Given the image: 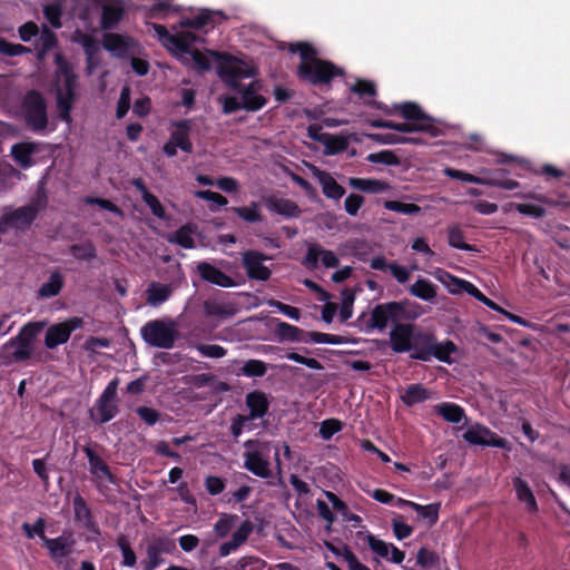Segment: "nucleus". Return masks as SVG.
Listing matches in <instances>:
<instances>
[{
    "mask_svg": "<svg viewBox=\"0 0 570 570\" xmlns=\"http://www.w3.org/2000/svg\"><path fill=\"white\" fill-rule=\"evenodd\" d=\"M218 75L224 83L238 92V96H224L219 98L224 114H232L238 110L257 111L266 105V98L259 91L262 86L258 81H252L243 86L240 81L255 76V68L235 57H227L218 66Z\"/></svg>",
    "mask_w": 570,
    "mask_h": 570,
    "instance_id": "obj_1",
    "label": "nucleus"
},
{
    "mask_svg": "<svg viewBox=\"0 0 570 570\" xmlns=\"http://www.w3.org/2000/svg\"><path fill=\"white\" fill-rule=\"evenodd\" d=\"M55 61L57 65L55 79L56 106L59 118L70 125L72 122L70 112L78 97L77 76L61 55H56Z\"/></svg>",
    "mask_w": 570,
    "mask_h": 570,
    "instance_id": "obj_2",
    "label": "nucleus"
},
{
    "mask_svg": "<svg viewBox=\"0 0 570 570\" xmlns=\"http://www.w3.org/2000/svg\"><path fill=\"white\" fill-rule=\"evenodd\" d=\"M456 350L458 347L452 341L446 340L440 343L434 334L419 331L414 333L410 358L430 362L434 357L440 362L451 364V354Z\"/></svg>",
    "mask_w": 570,
    "mask_h": 570,
    "instance_id": "obj_3",
    "label": "nucleus"
},
{
    "mask_svg": "<svg viewBox=\"0 0 570 570\" xmlns=\"http://www.w3.org/2000/svg\"><path fill=\"white\" fill-rule=\"evenodd\" d=\"M406 302H389L377 304L371 312H363L356 320L361 332L371 333L374 330L383 331L389 322L397 324L407 318Z\"/></svg>",
    "mask_w": 570,
    "mask_h": 570,
    "instance_id": "obj_4",
    "label": "nucleus"
},
{
    "mask_svg": "<svg viewBox=\"0 0 570 570\" xmlns=\"http://www.w3.org/2000/svg\"><path fill=\"white\" fill-rule=\"evenodd\" d=\"M46 324V322H30L20 330L16 337L6 343L2 347L6 363L29 360L33 352V342Z\"/></svg>",
    "mask_w": 570,
    "mask_h": 570,
    "instance_id": "obj_5",
    "label": "nucleus"
},
{
    "mask_svg": "<svg viewBox=\"0 0 570 570\" xmlns=\"http://www.w3.org/2000/svg\"><path fill=\"white\" fill-rule=\"evenodd\" d=\"M144 341L157 348H171L178 337L177 324L171 318L147 322L140 330Z\"/></svg>",
    "mask_w": 570,
    "mask_h": 570,
    "instance_id": "obj_6",
    "label": "nucleus"
},
{
    "mask_svg": "<svg viewBox=\"0 0 570 570\" xmlns=\"http://www.w3.org/2000/svg\"><path fill=\"white\" fill-rule=\"evenodd\" d=\"M421 119H405L406 122H394L380 118H365V121L374 128H387L399 132H425L431 137H439L443 134L442 129L433 124V118L426 115L421 108Z\"/></svg>",
    "mask_w": 570,
    "mask_h": 570,
    "instance_id": "obj_7",
    "label": "nucleus"
},
{
    "mask_svg": "<svg viewBox=\"0 0 570 570\" xmlns=\"http://www.w3.org/2000/svg\"><path fill=\"white\" fill-rule=\"evenodd\" d=\"M46 204V197L38 195L29 204L4 213L0 218V232L6 233L10 228L22 229L29 226Z\"/></svg>",
    "mask_w": 570,
    "mask_h": 570,
    "instance_id": "obj_8",
    "label": "nucleus"
},
{
    "mask_svg": "<svg viewBox=\"0 0 570 570\" xmlns=\"http://www.w3.org/2000/svg\"><path fill=\"white\" fill-rule=\"evenodd\" d=\"M247 451L244 453V466L253 474L266 479L271 476L268 453L272 445L268 442L248 440L244 443Z\"/></svg>",
    "mask_w": 570,
    "mask_h": 570,
    "instance_id": "obj_9",
    "label": "nucleus"
},
{
    "mask_svg": "<svg viewBox=\"0 0 570 570\" xmlns=\"http://www.w3.org/2000/svg\"><path fill=\"white\" fill-rule=\"evenodd\" d=\"M289 50L299 55V78L313 85L321 83V60L317 51L306 42L291 43Z\"/></svg>",
    "mask_w": 570,
    "mask_h": 570,
    "instance_id": "obj_10",
    "label": "nucleus"
},
{
    "mask_svg": "<svg viewBox=\"0 0 570 570\" xmlns=\"http://www.w3.org/2000/svg\"><path fill=\"white\" fill-rule=\"evenodd\" d=\"M23 114L27 125L35 131H45L48 125L47 105L37 91H30L23 100Z\"/></svg>",
    "mask_w": 570,
    "mask_h": 570,
    "instance_id": "obj_11",
    "label": "nucleus"
},
{
    "mask_svg": "<svg viewBox=\"0 0 570 570\" xmlns=\"http://www.w3.org/2000/svg\"><path fill=\"white\" fill-rule=\"evenodd\" d=\"M83 324L82 318L71 317L65 322L53 324L48 327L45 335V345L49 350H53L57 346L65 344L70 338L71 333L80 328Z\"/></svg>",
    "mask_w": 570,
    "mask_h": 570,
    "instance_id": "obj_12",
    "label": "nucleus"
},
{
    "mask_svg": "<svg viewBox=\"0 0 570 570\" xmlns=\"http://www.w3.org/2000/svg\"><path fill=\"white\" fill-rule=\"evenodd\" d=\"M463 438L470 444L510 450V443L507 439L498 435L484 425L476 424L471 426L463 434Z\"/></svg>",
    "mask_w": 570,
    "mask_h": 570,
    "instance_id": "obj_13",
    "label": "nucleus"
},
{
    "mask_svg": "<svg viewBox=\"0 0 570 570\" xmlns=\"http://www.w3.org/2000/svg\"><path fill=\"white\" fill-rule=\"evenodd\" d=\"M175 550V542L166 537H155L146 548L147 558L142 562L145 570H155L164 560L161 554H169Z\"/></svg>",
    "mask_w": 570,
    "mask_h": 570,
    "instance_id": "obj_14",
    "label": "nucleus"
},
{
    "mask_svg": "<svg viewBox=\"0 0 570 570\" xmlns=\"http://www.w3.org/2000/svg\"><path fill=\"white\" fill-rule=\"evenodd\" d=\"M365 105L381 110L386 116L400 115L404 119H421V107L412 101H405L402 104H394L392 107L384 102L377 101L374 98L365 101Z\"/></svg>",
    "mask_w": 570,
    "mask_h": 570,
    "instance_id": "obj_15",
    "label": "nucleus"
},
{
    "mask_svg": "<svg viewBox=\"0 0 570 570\" xmlns=\"http://www.w3.org/2000/svg\"><path fill=\"white\" fill-rule=\"evenodd\" d=\"M414 326L399 322L390 332V346L395 353H405L411 351L414 337Z\"/></svg>",
    "mask_w": 570,
    "mask_h": 570,
    "instance_id": "obj_16",
    "label": "nucleus"
},
{
    "mask_svg": "<svg viewBox=\"0 0 570 570\" xmlns=\"http://www.w3.org/2000/svg\"><path fill=\"white\" fill-rule=\"evenodd\" d=\"M267 257L256 250H247L243 254V265L246 268L249 278L267 281L271 271L264 265Z\"/></svg>",
    "mask_w": 570,
    "mask_h": 570,
    "instance_id": "obj_17",
    "label": "nucleus"
},
{
    "mask_svg": "<svg viewBox=\"0 0 570 570\" xmlns=\"http://www.w3.org/2000/svg\"><path fill=\"white\" fill-rule=\"evenodd\" d=\"M504 173V170L497 171L493 176L490 177H480L472 175L470 173L463 171L462 181L498 187L507 190H513L520 187V183L514 179H507L499 177V174Z\"/></svg>",
    "mask_w": 570,
    "mask_h": 570,
    "instance_id": "obj_18",
    "label": "nucleus"
},
{
    "mask_svg": "<svg viewBox=\"0 0 570 570\" xmlns=\"http://www.w3.org/2000/svg\"><path fill=\"white\" fill-rule=\"evenodd\" d=\"M126 8L125 1L107 0L102 6L101 28L112 29L121 20Z\"/></svg>",
    "mask_w": 570,
    "mask_h": 570,
    "instance_id": "obj_19",
    "label": "nucleus"
},
{
    "mask_svg": "<svg viewBox=\"0 0 570 570\" xmlns=\"http://www.w3.org/2000/svg\"><path fill=\"white\" fill-rule=\"evenodd\" d=\"M102 46L114 56L124 57L131 50L134 40L124 35L109 32L104 35Z\"/></svg>",
    "mask_w": 570,
    "mask_h": 570,
    "instance_id": "obj_20",
    "label": "nucleus"
},
{
    "mask_svg": "<svg viewBox=\"0 0 570 570\" xmlns=\"http://www.w3.org/2000/svg\"><path fill=\"white\" fill-rule=\"evenodd\" d=\"M197 273L199 276L212 284H215L220 287H232L235 285L232 277L216 268L209 263L202 262L197 264Z\"/></svg>",
    "mask_w": 570,
    "mask_h": 570,
    "instance_id": "obj_21",
    "label": "nucleus"
},
{
    "mask_svg": "<svg viewBox=\"0 0 570 570\" xmlns=\"http://www.w3.org/2000/svg\"><path fill=\"white\" fill-rule=\"evenodd\" d=\"M40 150L41 145L38 142H20L12 146L11 155L22 168H28L33 165L32 156Z\"/></svg>",
    "mask_w": 570,
    "mask_h": 570,
    "instance_id": "obj_22",
    "label": "nucleus"
},
{
    "mask_svg": "<svg viewBox=\"0 0 570 570\" xmlns=\"http://www.w3.org/2000/svg\"><path fill=\"white\" fill-rule=\"evenodd\" d=\"M431 396V391L426 389L423 384L412 383L406 386L404 393L401 395V400L404 405L411 407L415 404L423 403L430 400Z\"/></svg>",
    "mask_w": 570,
    "mask_h": 570,
    "instance_id": "obj_23",
    "label": "nucleus"
},
{
    "mask_svg": "<svg viewBox=\"0 0 570 570\" xmlns=\"http://www.w3.org/2000/svg\"><path fill=\"white\" fill-rule=\"evenodd\" d=\"M175 129L170 132L169 141L185 153L193 151V144L189 140L190 125L188 120L175 124Z\"/></svg>",
    "mask_w": 570,
    "mask_h": 570,
    "instance_id": "obj_24",
    "label": "nucleus"
},
{
    "mask_svg": "<svg viewBox=\"0 0 570 570\" xmlns=\"http://www.w3.org/2000/svg\"><path fill=\"white\" fill-rule=\"evenodd\" d=\"M83 452L88 458L89 470L91 474L98 479H105L109 482H114V475L111 474L108 465L102 461V459L99 455H97L89 446H85Z\"/></svg>",
    "mask_w": 570,
    "mask_h": 570,
    "instance_id": "obj_25",
    "label": "nucleus"
},
{
    "mask_svg": "<svg viewBox=\"0 0 570 570\" xmlns=\"http://www.w3.org/2000/svg\"><path fill=\"white\" fill-rule=\"evenodd\" d=\"M73 540L66 538V537H59L56 539H45L43 544L49 550L50 556L53 560H59L61 558H65L71 553Z\"/></svg>",
    "mask_w": 570,
    "mask_h": 570,
    "instance_id": "obj_26",
    "label": "nucleus"
},
{
    "mask_svg": "<svg viewBox=\"0 0 570 570\" xmlns=\"http://www.w3.org/2000/svg\"><path fill=\"white\" fill-rule=\"evenodd\" d=\"M174 292V287L171 285H164L157 282H153L149 284L146 291V302L150 306H158L165 303Z\"/></svg>",
    "mask_w": 570,
    "mask_h": 570,
    "instance_id": "obj_27",
    "label": "nucleus"
},
{
    "mask_svg": "<svg viewBox=\"0 0 570 570\" xmlns=\"http://www.w3.org/2000/svg\"><path fill=\"white\" fill-rule=\"evenodd\" d=\"M513 488L519 501L525 503L529 512H537L538 504L532 490L530 489L527 481L521 478L513 479Z\"/></svg>",
    "mask_w": 570,
    "mask_h": 570,
    "instance_id": "obj_28",
    "label": "nucleus"
},
{
    "mask_svg": "<svg viewBox=\"0 0 570 570\" xmlns=\"http://www.w3.org/2000/svg\"><path fill=\"white\" fill-rule=\"evenodd\" d=\"M246 405L249 407L252 420L263 417L268 410V401L262 392H250L246 395Z\"/></svg>",
    "mask_w": 570,
    "mask_h": 570,
    "instance_id": "obj_29",
    "label": "nucleus"
},
{
    "mask_svg": "<svg viewBox=\"0 0 570 570\" xmlns=\"http://www.w3.org/2000/svg\"><path fill=\"white\" fill-rule=\"evenodd\" d=\"M204 311L207 316L228 318L237 313V307L233 303H220L216 301H206Z\"/></svg>",
    "mask_w": 570,
    "mask_h": 570,
    "instance_id": "obj_30",
    "label": "nucleus"
},
{
    "mask_svg": "<svg viewBox=\"0 0 570 570\" xmlns=\"http://www.w3.org/2000/svg\"><path fill=\"white\" fill-rule=\"evenodd\" d=\"M435 412L450 423H460L465 417L463 407L451 402L438 404L435 406Z\"/></svg>",
    "mask_w": 570,
    "mask_h": 570,
    "instance_id": "obj_31",
    "label": "nucleus"
},
{
    "mask_svg": "<svg viewBox=\"0 0 570 570\" xmlns=\"http://www.w3.org/2000/svg\"><path fill=\"white\" fill-rule=\"evenodd\" d=\"M409 292L411 295L428 302L436 297V286L425 278H419L410 286Z\"/></svg>",
    "mask_w": 570,
    "mask_h": 570,
    "instance_id": "obj_32",
    "label": "nucleus"
},
{
    "mask_svg": "<svg viewBox=\"0 0 570 570\" xmlns=\"http://www.w3.org/2000/svg\"><path fill=\"white\" fill-rule=\"evenodd\" d=\"M348 185L354 189L372 194L381 193L385 190L387 186L384 181L379 179L358 177H351L348 179Z\"/></svg>",
    "mask_w": 570,
    "mask_h": 570,
    "instance_id": "obj_33",
    "label": "nucleus"
},
{
    "mask_svg": "<svg viewBox=\"0 0 570 570\" xmlns=\"http://www.w3.org/2000/svg\"><path fill=\"white\" fill-rule=\"evenodd\" d=\"M323 154L336 155L348 147V139L342 135H331L323 132Z\"/></svg>",
    "mask_w": 570,
    "mask_h": 570,
    "instance_id": "obj_34",
    "label": "nucleus"
},
{
    "mask_svg": "<svg viewBox=\"0 0 570 570\" xmlns=\"http://www.w3.org/2000/svg\"><path fill=\"white\" fill-rule=\"evenodd\" d=\"M63 286V277L59 272H53L38 289V294L42 298H50L58 295Z\"/></svg>",
    "mask_w": 570,
    "mask_h": 570,
    "instance_id": "obj_35",
    "label": "nucleus"
},
{
    "mask_svg": "<svg viewBox=\"0 0 570 570\" xmlns=\"http://www.w3.org/2000/svg\"><path fill=\"white\" fill-rule=\"evenodd\" d=\"M370 139L374 140L375 142L383 144V145H395V144H421L422 140L420 138H411V137H404L396 134H368L366 135Z\"/></svg>",
    "mask_w": 570,
    "mask_h": 570,
    "instance_id": "obj_36",
    "label": "nucleus"
},
{
    "mask_svg": "<svg viewBox=\"0 0 570 570\" xmlns=\"http://www.w3.org/2000/svg\"><path fill=\"white\" fill-rule=\"evenodd\" d=\"M346 190L330 174L323 171V195L338 202Z\"/></svg>",
    "mask_w": 570,
    "mask_h": 570,
    "instance_id": "obj_37",
    "label": "nucleus"
},
{
    "mask_svg": "<svg viewBox=\"0 0 570 570\" xmlns=\"http://www.w3.org/2000/svg\"><path fill=\"white\" fill-rule=\"evenodd\" d=\"M195 232L196 230L193 228L191 225H184L175 234L168 237V242L177 243L184 248H194L195 240L193 238V235L195 234Z\"/></svg>",
    "mask_w": 570,
    "mask_h": 570,
    "instance_id": "obj_38",
    "label": "nucleus"
},
{
    "mask_svg": "<svg viewBox=\"0 0 570 570\" xmlns=\"http://www.w3.org/2000/svg\"><path fill=\"white\" fill-rule=\"evenodd\" d=\"M357 537H364L367 542L370 549L381 558H389L390 554V544L382 539L376 538L373 533L366 532H357Z\"/></svg>",
    "mask_w": 570,
    "mask_h": 570,
    "instance_id": "obj_39",
    "label": "nucleus"
},
{
    "mask_svg": "<svg viewBox=\"0 0 570 570\" xmlns=\"http://www.w3.org/2000/svg\"><path fill=\"white\" fill-rule=\"evenodd\" d=\"M345 76L346 72L343 68L334 65L330 60L323 59V92L327 90V87L334 78H341L343 81H345ZM344 83L347 85L346 82Z\"/></svg>",
    "mask_w": 570,
    "mask_h": 570,
    "instance_id": "obj_40",
    "label": "nucleus"
},
{
    "mask_svg": "<svg viewBox=\"0 0 570 570\" xmlns=\"http://www.w3.org/2000/svg\"><path fill=\"white\" fill-rule=\"evenodd\" d=\"M348 90L357 95L361 99L365 97L373 99L377 95V88L373 81L360 78L348 87Z\"/></svg>",
    "mask_w": 570,
    "mask_h": 570,
    "instance_id": "obj_41",
    "label": "nucleus"
},
{
    "mask_svg": "<svg viewBox=\"0 0 570 570\" xmlns=\"http://www.w3.org/2000/svg\"><path fill=\"white\" fill-rule=\"evenodd\" d=\"M439 279L448 287L451 294H461L465 292V285L469 284V281L459 278L445 271L441 272Z\"/></svg>",
    "mask_w": 570,
    "mask_h": 570,
    "instance_id": "obj_42",
    "label": "nucleus"
},
{
    "mask_svg": "<svg viewBox=\"0 0 570 570\" xmlns=\"http://www.w3.org/2000/svg\"><path fill=\"white\" fill-rule=\"evenodd\" d=\"M354 301H355V293L352 289L345 288L341 292V306H340V321L341 322L344 323L348 318L352 317Z\"/></svg>",
    "mask_w": 570,
    "mask_h": 570,
    "instance_id": "obj_43",
    "label": "nucleus"
},
{
    "mask_svg": "<svg viewBox=\"0 0 570 570\" xmlns=\"http://www.w3.org/2000/svg\"><path fill=\"white\" fill-rule=\"evenodd\" d=\"M413 510L417 513V518L426 520L429 525H434L439 520L440 503H431L426 505H413Z\"/></svg>",
    "mask_w": 570,
    "mask_h": 570,
    "instance_id": "obj_44",
    "label": "nucleus"
},
{
    "mask_svg": "<svg viewBox=\"0 0 570 570\" xmlns=\"http://www.w3.org/2000/svg\"><path fill=\"white\" fill-rule=\"evenodd\" d=\"M188 57L190 58V60L195 63V66L202 70V71H207L210 69V57L212 58H215V59H220V62L227 58L228 56H222L217 52H214L212 51L209 53V56L200 52L199 50H193V52H190L188 55Z\"/></svg>",
    "mask_w": 570,
    "mask_h": 570,
    "instance_id": "obj_45",
    "label": "nucleus"
},
{
    "mask_svg": "<svg viewBox=\"0 0 570 570\" xmlns=\"http://www.w3.org/2000/svg\"><path fill=\"white\" fill-rule=\"evenodd\" d=\"M301 330L285 322L277 321L275 325V334L279 341L296 342L299 341Z\"/></svg>",
    "mask_w": 570,
    "mask_h": 570,
    "instance_id": "obj_46",
    "label": "nucleus"
},
{
    "mask_svg": "<svg viewBox=\"0 0 570 570\" xmlns=\"http://www.w3.org/2000/svg\"><path fill=\"white\" fill-rule=\"evenodd\" d=\"M268 208L277 214L284 216H296L298 214V207L288 199H271L268 202Z\"/></svg>",
    "mask_w": 570,
    "mask_h": 570,
    "instance_id": "obj_47",
    "label": "nucleus"
},
{
    "mask_svg": "<svg viewBox=\"0 0 570 570\" xmlns=\"http://www.w3.org/2000/svg\"><path fill=\"white\" fill-rule=\"evenodd\" d=\"M224 18H225L224 14L219 11L204 10L196 18H194L191 20H187L186 26L197 29V28H202L208 23L222 20Z\"/></svg>",
    "mask_w": 570,
    "mask_h": 570,
    "instance_id": "obj_48",
    "label": "nucleus"
},
{
    "mask_svg": "<svg viewBox=\"0 0 570 570\" xmlns=\"http://www.w3.org/2000/svg\"><path fill=\"white\" fill-rule=\"evenodd\" d=\"M464 238V233L459 226H453L449 228L448 242L451 247L466 252L474 250V247L465 243Z\"/></svg>",
    "mask_w": 570,
    "mask_h": 570,
    "instance_id": "obj_49",
    "label": "nucleus"
},
{
    "mask_svg": "<svg viewBox=\"0 0 570 570\" xmlns=\"http://www.w3.org/2000/svg\"><path fill=\"white\" fill-rule=\"evenodd\" d=\"M384 208L403 215H415L421 212V207L413 203H403L399 200H386Z\"/></svg>",
    "mask_w": 570,
    "mask_h": 570,
    "instance_id": "obj_50",
    "label": "nucleus"
},
{
    "mask_svg": "<svg viewBox=\"0 0 570 570\" xmlns=\"http://www.w3.org/2000/svg\"><path fill=\"white\" fill-rule=\"evenodd\" d=\"M97 411L99 414V422L106 423L116 416L118 406L115 401L99 399L97 402Z\"/></svg>",
    "mask_w": 570,
    "mask_h": 570,
    "instance_id": "obj_51",
    "label": "nucleus"
},
{
    "mask_svg": "<svg viewBox=\"0 0 570 570\" xmlns=\"http://www.w3.org/2000/svg\"><path fill=\"white\" fill-rule=\"evenodd\" d=\"M196 41V36L191 32H181L174 37L173 46L181 53L189 55L193 52L190 49L191 45Z\"/></svg>",
    "mask_w": 570,
    "mask_h": 570,
    "instance_id": "obj_52",
    "label": "nucleus"
},
{
    "mask_svg": "<svg viewBox=\"0 0 570 570\" xmlns=\"http://www.w3.org/2000/svg\"><path fill=\"white\" fill-rule=\"evenodd\" d=\"M366 159L373 164H383L387 166H396L400 164L399 157L392 150H381L370 154Z\"/></svg>",
    "mask_w": 570,
    "mask_h": 570,
    "instance_id": "obj_53",
    "label": "nucleus"
},
{
    "mask_svg": "<svg viewBox=\"0 0 570 570\" xmlns=\"http://www.w3.org/2000/svg\"><path fill=\"white\" fill-rule=\"evenodd\" d=\"M236 520L237 515L235 514H223L214 525L215 533L220 538L226 537L233 529Z\"/></svg>",
    "mask_w": 570,
    "mask_h": 570,
    "instance_id": "obj_54",
    "label": "nucleus"
},
{
    "mask_svg": "<svg viewBox=\"0 0 570 570\" xmlns=\"http://www.w3.org/2000/svg\"><path fill=\"white\" fill-rule=\"evenodd\" d=\"M416 563L422 568L435 567L439 563V556L436 552L422 547L417 551Z\"/></svg>",
    "mask_w": 570,
    "mask_h": 570,
    "instance_id": "obj_55",
    "label": "nucleus"
},
{
    "mask_svg": "<svg viewBox=\"0 0 570 570\" xmlns=\"http://www.w3.org/2000/svg\"><path fill=\"white\" fill-rule=\"evenodd\" d=\"M117 543H118V547L120 548L121 550V553H122V557H124V561H122V564L125 567H134L136 564V554L134 552V550L130 548V544L128 542V540L126 539V537L121 535L118 538L117 540Z\"/></svg>",
    "mask_w": 570,
    "mask_h": 570,
    "instance_id": "obj_56",
    "label": "nucleus"
},
{
    "mask_svg": "<svg viewBox=\"0 0 570 570\" xmlns=\"http://www.w3.org/2000/svg\"><path fill=\"white\" fill-rule=\"evenodd\" d=\"M364 197L360 194L352 193L344 200V209L351 216H356L364 204Z\"/></svg>",
    "mask_w": 570,
    "mask_h": 570,
    "instance_id": "obj_57",
    "label": "nucleus"
},
{
    "mask_svg": "<svg viewBox=\"0 0 570 570\" xmlns=\"http://www.w3.org/2000/svg\"><path fill=\"white\" fill-rule=\"evenodd\" d=\"M515 209L525 216H530L533 218H542L546 216V208H543L540 205L531 204V203H523V204H517Z\"/></svg>",
    "mask_w": 570,
    "mask_h": 570,
    "instance_id": "obj_58",
    "label": "nucleus"
},
{
    "mask_svg": "<svg viewBox=\"0 0 570 570\" xmlns=\"http://www.w3.org/2000/svg\"><path fill=\"white\" fill-rule=\"evenodd\" d=\"M242 371L246 376H263L267 367L266 364L259 360H249L243 365Z\"/></svg>",
    "mask_w": 570,
    "mask_h": 570,
    "instance_id": "obj_59",
    "label": "nucleus"
},
{
    "mask_svg": "<svg viewBox=\"0 0 570 570\" xmlns=\"http://www.w3.org/2000/svg\"><path fill=\"white\" fill-rule=\"evenodd\" d=\"M46 522L42 518H39L35 524L23 523L22 530L27 534L29 539H32L35 535H38L43 542L47 537L45 535Z\"/></svg>",
    "mask_w": 570,
    "mask_h": 570,
    "instance_id": "obj_60",
    "label": "nucleus"
},
{
    "mask_svg": "<svg viewBox=\"0 0 570 570\" xmlns=\"http://www.w3.org/2000/svg\"><path fill=\"white\" fill-rule=\"evenodd\" d=\"M0 52L6 56L14 57L30 52V49L22 45L11 43L6 39L0 38Z\"/></svg>",
    "mask_w": 570,
    "mask_h": 570,
    "instance_id": "obj_61",
    "label": "nucleus"
},
{
    "mask_svg": "<svg viewBox=\"0 0 570 570\" xmlns=\"http://www.w3.org/2000/svg\"><path fill=\"white\" fill-rule=\"evenodd\" d=\"M233 210L246 222L255 223L261 220V214L258 212L257 204H252L247 207H235Z\"/></svg>",
    "mask_w": 570,
    "mask_h": 570,
    "instance_id": "obj_62",
    "label": "nucleus"
},
{
    "mask_svg": "<svg viewBox=\"0 0 570 570\" xmlns=\"http://www.w3.org/2000/svg\"><path fill=\"white\" fill-rule=\"evenodd\" d=\"M254 525L249 520H245L234 532L232 540L236 543V546L240 547L246 542L249 534L253 532Z\"/></svg>",
    "mask_w": 570,
    "mask_h": 570,
    "instance_id": "obj_63",
    "label": "nucleus"
},
{
    "mask_svg": "<svg viewBox=\"0 0 570 570\" xmlns=\"http://www.w3.org/2000/svg\"><path fill=\"white\" fill-rule=\"evenodd\" d=\"M196 348L203 356L210 358H220L227 353L223 346L216 344H199Z\"/></svg>",
    "mask_w": 570,
    "mask_h": 570,
    "instance_id": "obj_64",
    "label": "nucleus"
}]
</instances>
